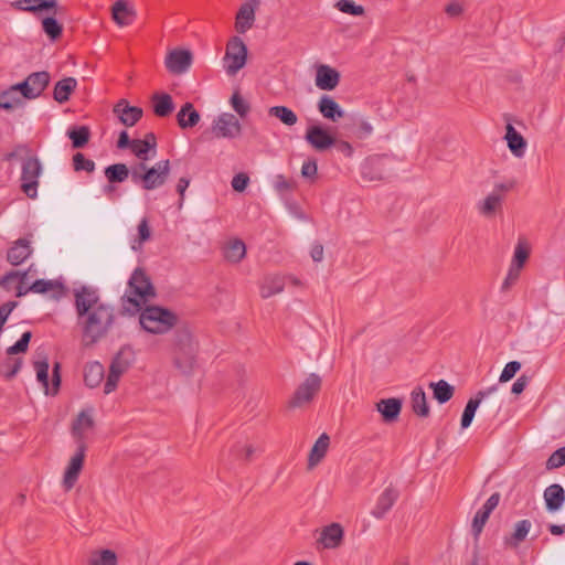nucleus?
I'll list each match as a JSON object with an SVG mask.
<instances>
[{"label": "nucleus", "instance_id": "f257e3e1", "mask_svg": "<svg viewBox=\"0 0 565 565\" xmlns=\"http://www.w3.org/2000/svg\"><path fill=\"white\" fill-rule=\"evenodd\" d=\"M153 286L148 276L137 268L131 274L124 296L121 297L122 310L128 315L140 312L139 323L141 328L152 334L169 332L178 321L177 315L160 306H142L154 297Z\"/></svg>", "mask_w": 565, "mask_h": 565}, {"label": "nucleus", "instance_id": "f03ea898", "mask_svg": "<svg viewBox=\"0 0 565 565\" xmlns=\"http://www.w3.org/2000/svg\"><path fill=\"white\" fill-rule=\"evenodd\" d=\"M74 306L84 345L97 343L115 322L114 308L102 301L98 291L88 286L74 290Z\"/></svg>", "mask_w": 565, "mask_h": 565}, {"label": "nucleus", "instance_id": "7ed1b4c3", "mask_svg": "<svg viewBox=\"0 0 565 565\" xmlns=\"http://www.w3.org/2000/svg\"><path fill=\"white\" fill-rule=\"evenodd\" d=\"M22 154H25V158L21 162V189L28 198L35 199L38 196L39 181L43 173V166L40 159L31 153V149L26 145H19L12 152L6 156V160H12Z\"/></svg>", "mask_w": 565, "mask_h": 565}, {"label": "nucleus", "instance_id": "20e7f679", "mask_svg": "<svg viewBox=\"0 0 565 565\" xmlns=\"http://www.w3.org/2000/svg\"><path fill=\"white\" fill-rule=\"evenodd\" d=\"M171 166L168 159L147 167L145 162L131 168V181L142 190L152 191L162 186L170 174Z\"/></svg>", "mask_w": 565, "mask_h": 565}, {"label": "nucleus", "instance_id": "39448f33", "mask_svg": "<svg viewBox=\"0 0 565 565\" xmlns=\"http://www.w3.org/2000/svg\"><path fill=\"white\" fill-rule=\"evenodd\" d=\"M196 342L192 333L186 330H180L175 337L173 348V361L178 370L183 374H190L196 365Z\"/></svg>", "mask_w": 565, "mask_h": 565}, {"label": "nucleus", "instance_id": "423d86ee", "mask_svg": "<svg viewBox=\"0 0 565 565\" xmlns=\"http://www.w3.org/2000/svg\"><path fill=\"white\" fill-rule=\"evenodd\" d=\"M247 46L238 36L230 40L223 57V68L227 75L234 76L247 62Z\"/></svg>", "mask_w": 565, "mask_h": 565}, {"label": "nucleus", "instance_id": "0eeeda50", "mask_svg": "<svg viewBox=\"0 0 565 565\" xmlns=\"http://www.w3.org/2000/svg\"><path fill=\"white\" fill-rule=\"evenodd\" d=\"M33 367L36 373V380L44 388L45 395H55L61 385L60 363H55L53 366L52 374V387L49 384V359L46 354L36 353L35 360L33 361Z\"/></svg>", "mask_w": 565, "mask_h": 565}, {"label": "nucleus", "instance_id": "6e6552de", "mask_svg": "<svg viewBox=\"0 0 565 565\" xmlns=\"http://www.w3.org/2000/svg\"><path fill=\"white\" fill-rule=\"evenodd\" d=\"M33 266H30L28 270H11L6 274L1 280L0 286L8 292L20 298L29 294L30 279L29 275Z\"/></svg>", "mask_w": 565, "mask_h": 565}, {"label": "nucleus", "instance_id": "1a4fd4ad", "mask_svg": "<svg viewBox=\"0 0 565 565\" xmlns=\"http://www.w3.org/2000/svg\"><path fill=\"white\" fill-rule=\"evenodd\" d=\"M321 387V377L317 373H310L297 387L289 402L290 407H299L312 401Z\"/></svg>", "mask_w": 565, "mask_h": 565}, {"label": "nucleus", "instance_id": "9d476101", "mask_svg": "<svg viewBox=\"0 0 565 565\" xmlns=\"http://www.w3.org/2000/svg\"><path fill=\"white\" fill-rule=\"evenodd\" d=\"M212 131L218 138L235 139L242 134V125L235 115L222 113L214 119Z\"/></svg>", "mask_w": 565, "mask_h": 565}, {"label": "nucleus", "instance_id": "9b49d317", "mask_svg": "<svg viewBox=\"0 0 565 565\" xmlns=\"http://www.w3.org/2000/svg\"><path fill=\"white\" fill-rule=\"evenodd\" d=\"M192 60V53L189 50L175 49L167 54L164 65L170 73L179 75L189 71Z\"/></svg>", "mask_w": 565, "mask_h": 565}, {"label": "nucleus", "instance_id": "f8f14e48", "mask_svg": "<svg viewBox=\"0 0 565 565\" xmlns=\"http://www.w3.org/2000/svg\"><path fill=\"white\" fill-rule=\"evenodd\" d=\"M85 458V446L81 444L77 451L71 457L70 462L65 469L62 484L66 491L71 490L79 476L83 468Z\"/></svg>", "mask_w": 565, "mask_h": 565}, {"label": "nucleus", "instance_id": "ddd939ff", "mask_svg": "<svg viewBox=\"0 0 565 565\" xmlns=\"http://www.w3.org/2000/svg\"><path fill=\"white\" fill-rule=\"evenodd\" d=\"M114 114L126 127L135 126L142 117V109L137 106H130L126 99H120L113 109Z\"/></svg>", "mask_w": 565, "mask_h": 565}, {"label": "nucleus", "instance_id": "4468645a", "mask_svg": "<svg viewBox=\"0 0 565 565\" xmlns=\"http://www.w3.org/2000/svg\"><path fill=\"white\" fill-rule=\"evenodd\" d=\"M340 82V73L327 64L317 66L315 84L321 90H333Z\"/></svg>", "mask_w": 565, "mask_h": 565}, {"label": "nucleus", "instance_id": "2eb2a0df", "mask_svg": "<svg viewBox=\"0 0 565 565\" xmlns=\"http://www.w3.org/2000/svg\"><path fill=\"white\" fill-rule=\"evenodd\" d=\"M343 536V527L339 523H331L321 530L318 543L323 548L334 550L341 545Z\"/></svg>", "mask_w": 565, "mask_h": 565}, {"label": "nucleus", "instance_id": "dca6fc26", "mask_svg": "<svg viewBox=\"0 0 565 565\" xmlns=\"http://www.w3.org/2000/svg\"><path fill=\"white\" fill-rule=\"evenodd\" d=\"M28 289L33 294H51L55 299L62 298L65 291L64 284L58 279H36L30 281Z\"/></svg>", "mask_w": 565, "mask_h": 565}, {"label": "nucleus", "instance_id": "f3484780", "mask_svg": "<svg viewBox=\"0 0 565 565\" xmlns=\"http://www.w3.org/2000/svg\"><path fill=\"white\" fill-rule=\"evenodd\" d=\"M33 253L31 241L26 238L17 239L7 252V260L12 266L23 264Z\"/></svg>", "mask_w": 565, "mask_h": 565}, {"label": "nucleus", "instance_id": "a211bd4d", "mask_svg": "<svg viewBox=\"0 0 565 565\" xmlns=\"http://www.w3.org/2000/svg\"><path fill=\"white\" fill-rule=\"evenodd\" d=\"M305 139L318 151H324L334 145V139L320 126L308 128Z\"/></svg>", "mask_w": 565, "mask_h": 565}, {"label": "nucleus", "instance_id": "6ab92c4d", "mask_svg": "<svg viewBox=\"0 0 565 565\" xmlns=\"http://www.w3.org/2000/svg\"><path fill=\"white\" fill-rule=\"evenodd\" d=\"M545 507L548 512H556L562 509L565 502V490L558 483L548 486L543 493Z\"/></svg>", "mask_w": 565, "mask_h": 565}, {"label": "nucleus", "instance_id": "aec40b11", "mask_svg": "<svg viewBox=\"0 0 565 565\" xmlns=\"http://www.w3.org/2000/svg\"><path fill=\"white\" fill-rule=\"evenodd\" d=\"M504 139L508 148L515 158H523L526 152V141L523 136L516 131L512 124L507 125Z\"/></svg>", "mask_w": 565, "mask_h": 565}, {"label": "nucleus", "instance_id": "412c9836", "mask_svg": "<svg viewBox=\"0 0 565 565\" xmlns=\"http://www.w3.org/2000/svg\"><path fill=\"white\" fill-rule=\"evenodd\" d=\"M398 498V491L393 487H387L381 493L371 514L376 519H382L393 507Z\"/></svg>", "mask_w": 565, "mask_h": 565}, {"label": "nucleus", "instance_id": "4be33fe9", "mask_svg": "<svg viewBox=\"0 0 565 565\" xmlns=\"http://www.w3.org/2000/svg\"><path fill=\"white\" fill-rule=\"evenodd\" d=\"M384 159L381 157L367 158L361 164V175L366 181H377L384 178Z\"/></svg>", "mask_w": 565, "mask_h": 565}, {"label": "nucleus", "instance_id": "5701e85b", "mask_svg": "<svg viewBox=\"0 0 565 565\" xmlns=\"http://www.w3.org/2000/svg\"><path fill=\"white\" fill-rule=\"evenodd\" d=\"M56 6V0H15L12 2L13 8L31 13L55 10ZM52 13L54 15L56 12Z\"/></svg>", "mask_w": 565, "mask_h": 565}, {"label": "nucleus", "instance_id": "b1692460", "mask_svg": "<svg viewBox=\"0 0 565 565\" xmlns=\"http://www.w3.org/2000/svg\"><path fill=\"white\" fill-rule=\"evenodd\" d=\"M317 107L323 118L332 121H337L344 115V110L341 106L329 95H322Z\"/></svg>", "mask_w": 565, "mask_h": 565}, {"label": "nucleus", "instance_id": "393cba45", "mask_svg": "<svg viewBox=\"0 0 565 565\" xmlns=\"http://www.w3.org/2000/svg\"><path fill=\"white\" fill-rule=\"evenodd\" d=\"M136 18L135 9L126 0H118L113 6V19L119 26H127Z\"/></svg>", "mask_w": 565, "mask_h": 565}, {"label": "nucleus", "instance_id": "a878e982", "mask_svg": "<svg viewBox=\"0 0 565 565\" xmlns=\"http://www.w3.org/2000/svg\"><path fill=\"white\" fill-rule=\"evenodd\" d=\"M148 138H151V141L132 139V143L130 147L131 152L142 162L151 159L156 154V137L153 134H148Z\"/></svg>", "mask_w": 565, "mask_h": 565}, {"label": "nucleus", "instance_id": "bb28decb", "mask_svg": "<svg viewBox=\"0 0 565 565\" xmlns=\"http://www.w3.org/2000/svg\"><path fill=\"white\" fill-rule=\"evenodd\" d=\"M105 376V370L98 361L89 362L84 370V382L86 386L95 388L99 386Z\"/></svg>", "mask_w": 565, "mask_h": 565}, {"label": "nucleus", "instance_id": "cd10ccee", "mask_svg": "<svg viewBox=\"0 0 565 565\" xmlns=\"http://www.w3.org/2000/svg\"><path fill=\"white\" fill-rule=\"evenodd\" d=\"M26 81L30 86V95L29 99H34L39 97L42 92L45 89L50 82V74L45 71L42 72H35L30 74L26 77Z\"/></svg>", "mask_w": 565, "mask_h": 565}, {"label": "nucleus", "instance_id": "c85d7f7f", "mask_svg": "<svg viewBox=\"0 0 565 565\" xmlns=\"http://www.w3.org/2000/svg\"><path fill=\"white\" fill-rule=\"evenodd\" d=\"M402 408V402L398 398L381 399L376 404V409L381 413L385 422L395 420Z\"/></svg>", "mask_w": 565, "mask_h": 565}, {"label": "nucleus", "instance_id": "c756f323", "mask_svg": "<svg viewBox=\"0 0 565 565\" xmlns=\"http://www.w3.org/2000/svg\"><path fill=\"white\" fill-rule=\"evenodd\" d=\"M285 288V278L279 275L266 276L260 286V295L263 298H269L280 294Z\"/></svg>", "mask_w": 565, "mask_h": 565}, {"label": "nucleus", "instance_id": "7c9ffc66", "mask_svg": "<svg viewBox=\"0 0 565 565\" xmlns=\"http://www.w3.org/2000/svg\"><path fill=\"white\" fill-rule=\"evenodd\" d=\"M134 362V352L129 347L121 348L113 359L109 370L124 374Z\"/></svg>", "mask_w": 565, "mask_h": 565}, {"label": "nucleus", "instance_id": "2f4dec72", "mask_svg": "<svg viewBox=\"0 0 565 565\" xmlns=\"http://www.w3.org/2000/svg\"><path fill=\"white\" fill-rule=\"evenodd\" d=\"M200 114L191 103H185L177 115L178 124L183 129L194 127L200 121Z\"/></svg>", "mask_w": 565, "mask_h": 565}, {"label": "nucleus", "instance_id": "473e14b6", "mask_svg": "<svg viewBox=\"0 0 565 565\" xmlns=\"http://www.w3.org/2000/svg\"><path fill=\"white\" fill-rule=\"evenodd\" d=\"M153 113L159 117H166L174 110L172 97L167 93H157L152 97Z\"/></svg>", "mask_w": 565, "mask_h": 565}, {"label": "nucleus", "instance_id": "72a5a7b5", "mask_svg": "<svg viewBox=\"0 0 565 565\" xmlns=\"http://www.w3.org/2000/svg\"><path fill=\"white\" fill-rule=\"evenodd\" d=\"M255 20V9L252 4L245 3L241 7L236 15V30L239 33H245L249 30Z\"/></svg>", "mask_w": 565, "mask_h": 565}, {"label": "nucleus", "instance_id": "f704fd0d", "mask_svg": "<svg viewBox=\"0 0 565 565\" xmlns=\"http://www.w3.org/2000/svg\"><path fill=\"white\" fill-rule=\"evenodd\" d=\"M77 81L74 77H65L58 81L53 90L54 99L62 104L68 100L71 93L76 88Z\"/></svg>", "mask_w": 565, "mask_h": 565}, {"label": "nucleus", "instance_id": "c9c22d12", "mask_svg": "<svg viewBox=\"0 0 565 565\" xmlns=\"http://www.w3.org/2000/svg\"><path fill=\"white\" fill-rule=\"evenodd\" d=\"M532 527V523L530 520H521L515 523L514 532L510 537H505L504 543L511 547H518L521 542H523L529 535Z\"/></svg>", "mask_w": 565, "mask_h": 565}, {"label": "nucleus", "instance_id": "e433bc0d", "mask_svg": "<svg viewBox=\"0 0 565 565\" xmlns=\"http://www.w3.org/2000/svg\"><path fill=\"white\" fill-rule=\"evenodd\" d=\"M246 255V245L242 239L231 241L224 248V257L232 264L239 263Z\"/></svg>", "mask_w": 565, "mask_h": 565}, {"label": "nucleus", "instance_id": "4c0bfd02", "mask_svg": "<svg viewBox=\"0 0 565 565\" xmlns=\"http://www.w3.org/2000/svg\"><path fill=\"white\" fill-rule=\"evenodd\" d=\"M92 409L82 411L76 420L73 424V434L82 439L85 434L93 427V414Z\"/></svg>", "mask_w": 565, "mask_h": 565}, {"label": "nucleus", "instance_id": "58836bf2", "mask_svg": "<svg viewBox=\"0 0 565 565\" xmlns=\"http://www.w3.org/2000/svg\"><path fill=\"white\" fill-rule=\"evenodd\" d=\"M502 201V194L490 192L478 203L479 212L484 216H491L501 206Z\"/></svg>", "mask_w": 565, "mask_h": 565}, {"label": "nucleus", "instance_id": "ea45409f", "mask_svg": "<svg viewBox=\"0 0 565 565\" xmlns=\"http://www.w3.org/2000/svg\"><path fill=\"white\" fill-rule=\"evenodd\" d=\"M105 177L110 183H121L131 177V169L125 163H115L105 169Z\"/></svg>", "mask_w": 565, "mask_h": 565}, {"label": "nucleus", "instance_id": "a19ab883", "mask_svg": "<svg viewBox=\"0 0 565 565\" xmlns=\"http://www.w3.org/2000/svg\"><path fill=\"white\" fill-rule=\"evenodd\" d=\"M329 436L327 434H322L316 440L310 454H309V466H316L327 454L329 447Z\"/></svg>", "mask_w": 565, "mask_h": 565}, {"label": "nucleus", "instance_id": "79ce46f5", "mask_svg": "<svg viewBox=\"0 0 565 565\" xmlns=\"http://www.w3.org/2000/svg\"><path fill=\"white\" fill-rule=\"evenodd\" d=\"M429 387L433 390L434 398L439 404L448 402L454 395V387L445 380L431 382Z\"/></svg>", "mask_w": 565, "mask_h": 565}, {"label": "nucleus", "instance_id": "37998d69", "mask_svg": "<svg viewBox=\"0 0 565 565\" xmlns=\"http://www.w3.org/2000/svg\"><path fill=\"white\" fill-rule=\"evenodd\" d=\"M412 407L416 415L426 417L429 414V407L426 399V394L422 387L413 390L412 395Z\"/></svg>", "mask_w": 565, "mask_h": 565}, {"label": "nucleus", "instance_id": "c03bdc74", "mask_svg": "<svg viewBox=\"0 0 565 565\" xmlns=\"http://www.w3.org/2000/svg\"><path fill=\"white\" fill-rule=\"evenodd\" d=\"M268 113L288 127L295 126L298 121L296 113L287 106H273Z\"/></svg>", "mask_w": 565, "mask_h": 565}, {"label": "nucleus", "instance_id": "a18cd8bd", "mask_svg": "<svg viewBox=\"0 0 565 565\" xmlns=\"http://www.w3.org/2000/svg\"><path fill=\"white\" fill-rule=\"evenodd\" d=\"M89 565H117V556L110 550L96 551L90 555Z\"/></svg>", "mask_w": 565, "mask_h": 565}, {"label": "nucleus", "instance_id": "49530a36", "mask_svg": "<svg viewBox=\"0 0 565 565\" xmlns=\"http://www.w3.org/2000/svg\"><path fill=\"white\" fill-rule=\"evenodd\" d=\"M151 237V230L148 220L143 217L138 224V239L131 242V249L137 252L140 250L143 243L149 241Z\"/></svg>", "mask_w": 565, "mask_h": 565}, {"label": "nucleus", "instance_id": "de8ad7c7", "mask_svg": "<svg viewBox=\"0 0 565 565\" xmlns=\"http://www.w3.org/2000/svg\"><path fill=\"white\" fill-rule=\"evenodd\" d=\"M74 148L84 147L89 139V129L86 126H79L67 131Z\"/></svg>", "mask_w": 565, "mask_h": 565}, {"label": "nucleus", "instance_id": "09e8293b", "mask_svg": "<svg viewBox=\"0 0 565 565\" xmlns=\"http://www.w3.org/2000/svg\"><path fill=\"white\" fill-rule=\"evenodd\" d=\"M230 104L234 111L242 118H245L250 110L249 103L238 92L232 95Z\"/></svg>", "mask_w": 565, "mask_h": 565}, {"label": "nucleus", "instance_id": "8fccbe9b", "mask_svg": "<svg viewBox=\"0 0 565 565\" xmlns=\"http://www.w3.org/2000/svg\"><path fill=\"white\" fill-rule=\"evenodd\" d=\"M490 514H491L490 512H488L487 510H484L482 508H480L476 512L473 520H472V524H471V532L476 540L479 539V536L483 530V526L487 523Z\"/></svg>", "mask_w": 565, "mask_h": 565}, {"label": "nucleus", "instance_id": "3c124183", "mask_svg": "<svg viewBox=\"0 0 565 565\" xmlns=\"http://www.w3.org/2000/svg\"><path fill=\"white\" fill-rule=\"evenodd\" d=\"M42 28L45 34L55 40L62 34V26L54 17H46L42 21Z\"/></svg>", "mask_w": 565, "mask_h": 565}, {"label": "nucleus", "instance_id": "603ef678", "mask_svg": "<svg viewBox=\"0 0 565 565\" xmlns=\"http://www.w3.org/2000/svg\"><path fill=\"white\" fill-rule=\"evenodd\" d=\"M334 7L347 14L359 17L364 13V8L352 0H338Z\"/></svg>", "mask_w": 565, "mask_h": 565}, {"label": "nucleus", "instance_id": "864d4df0", "mask_svg": "<svg viewBox=\"0 0 565 565\" xmlns=\"http://www.w3.org/2000/svg\"><path fill=\"white\" fill-rule=\"evenodd\" d=\"M22 367L21 359H7L1 364V372L8 380L14 377Z\"/></svg>", "mask_w": 565, "mask_h": 565}, {"label": "nucleus", "instance_id": "5fc2aeb1", "mask_svg": "<svg viewBox=\"0 0 565 565\" xmlns=\"http://www.w3.org/2000/svg\"><path fill=\"white\" fill-rule=\"evenodd\" d=\"M479 406H480L479 401H473L471 398L468 401V403L465 406L462 416H461V428L462 429H466L471 425L475 414Z\"/></svg>", "mask_w": 565, "mask_h": 565}, {"label": "nucleus", "instance_id": "6e6d98bb", "mask_svg": "<svg viewBox=\"0 0 565 565\" xmlns=\"http://www.w3.org/2000/svg\"><path fill=\"white\" fill-rule=\"evenodd\" d=\"M31 337L32 333L30 331L24 332L13 345L7 349V354L14 355L25 352L28 350Z\"/></svg>", "mask_w": 565, "mask_h": 565}, {"label": "nucleus", "instance_id": "4d7b16f0", "mask_svg": "<svg viewBox=\"0 0 565 565\" xmlns=\"http://www.w3.org/2000/svg\"><path fill=\"white\" fill-rule=\"evenodd\" d=\"M527 256L529 253L526 248L523 246L522 243H519L514 248L511 266H513L515 269H522L527 259Z\"/></svg>", "mask_w": 565, "mask_h": 565}, {"label": "nucleus", "instance_id": "13d9d810", "mask_svg": "<svg viewBox=\"0 0 565 565\" xmlns=\"http://www.w3.org/2000/svg\"><path fill=\"white\" fill-rule=\"evenodd\" d=\"M74 169L76 171L93 172L95 170V162L87 159L82 153H76L73 158Z\"/></svg>", "mask_w": 565, "mask_h": 565}, {"label": "nucleus", "instance_id": "bf43d9fd", "mask_svg": "<svg viewBox=\"0 0 565 565\" xmlns=\"http://www.w3.org/2000/svg\"><path fill=\"white\" fill-rule=\"evenodd\" d=\"M520 369H521V363L519 361H511V362L507 363L500 374L499 382L505 383V382L510 381L520 371Z\"/></svg>", "mask_w": 565, "mask_h": 565}, {"label": "nucleus", "instance_id": "052dcab7", "mask_svg": "<svg viewBox=\"0 0 565 565\" xmlns=\"http://www.w3.org/2000/svg\"><path fill=\"white\" fill-rule=\"evenodd\" d=\"M565 465V450L563 447L556 449L547 459L546 468L556 469Z\"/></svg>", "mask_w": 565, "mask_h": 565}, {"label": "nucleus", "instance_id": "680f3d73", "mask_svg": "<svg viewBox=\"0 0 565 565\" xmlns=\"http://www.w3.org/2000/svg\"><path fill=\"white\" fill-rule=\"evenodd\" d=\"M121 375L122 374H119L116 371L109 370V373L104 385V394L108 395L116 390Z\"/></svg>", "mask_w": 565, "mask_h": 565}, {"label": "nucleus", "instance_id": "e2e57ef3", "mask_svg": "<svg viewBox=\"0 0 565 565\" xmlns=\"http://www.w3.org/2000/svg\"><path fill=\"white\" fill-rule=\"evenodd\" d=\"M249 183V178L245 173H237L232 179V188L237 192H243Z\"/></svg>", "mask_w": 565, "mask_h": 565}, {"label": "nucleus", "instance_id": "0e129e2a", "mask_svg": "<svg viewBox=\"0 0 565 565\" xmlns=\"http://www.w3.org/2000/svg\"><path fill=\"white\" fill-rule=\"evenodd\" d=\"M318 172V166L315 160H307L302 163L301 174L303 178H313Z\"/></svg>", "mask_w": 565, "mask_h": 565}, {"label": "nucleus", "instance_id": "69168bd1", "mask_svg": "<svg viewBox=\"0 0 565 565\" xmlns=\"http://www.w3.org/2000/svg\"><path fill=\"white\" fill-rule=\"evenodd\" d=\"M530 379L525 375H521L512 384L511 392L515 395L521 394L527 386Z\"/></svg>", "mask_w": 565, "mask_h": 565}, {"label": "nucleus", "instance_id": "338daca9", "mask_svg": "<svg viewBox=\"0 0 565 565\" xmlns=\"http://www.w3.org/2000/svg\"><path fill=\"white\" fill-rule=\"evenodd\" d=\"M499 502H500V494L498 492H494L488 498V500L484 502V504L481 508L487 510L488 512L492 513V511L498 507Z\"/></svg>", "mask_w": 565, "mask_h": 565}, {"label": "nucleus", "instance_id": "774afa93", "mask_svg": "<svg viewBox=\"0 0 565 565\" xmlns=\"http://www.w3.org/2000/svg\"><path fill=\"white\" fill-rule=\"evenodd\" d=\"M521 269H515L513 266L510 265L509 271L507 274V277L503 281V288H508L510 285L515 282L520 276Z\"/></svg>", "mask_w": 565, "mask_h": 565}]
</instances>
